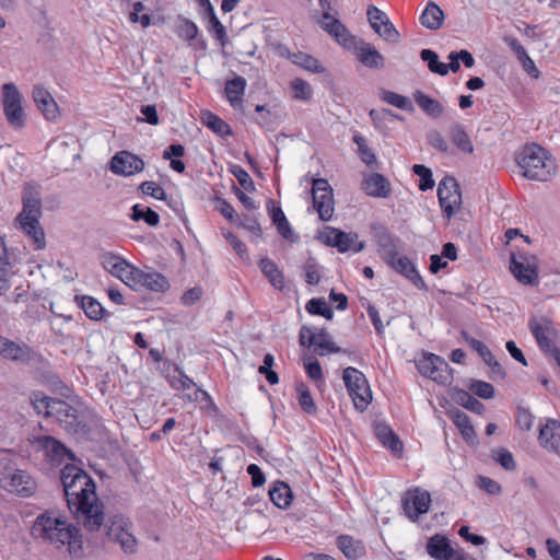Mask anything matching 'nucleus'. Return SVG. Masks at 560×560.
Returning <instances> with one entry per match:
<instances>
[{"label":"nucleus","instance_id":"51","mask_svg":"<svg viewBox=\"0 0 560 560\" xmlns=\"http://www.w3.org/2000/svg\"><path fill=\"white\" fill-rule=\"evenodd\" d=\"M50 311H51V314H52V317H51V320H50L51 330L56 335H59L61 337L67 336V334H68V323H69L70 317L65 315V314H62V313H57L55 311V303H51Z\"/></svg>","mask_w":560,"mask_h":560},{"label":"nucleus","instance_id":"52","mask_svg":"<svg viewBox=\"0 0 560 560\" xmlns=\"http://www.w3.org/2000/svg\"><path fill=\"white\" fill-rule=\"evenodd\" d=\"M412 171L420 177V190L425 191L434 187V180L430 168L421 164H416L413 165Z\"/></svg>","mask_w":560,"mask_h":560},{"label":"nucleus","instance_id":"10","mask_svg":"<svg viewBox=\"0 0 560 560\" xmlns=\"http://www.w3.org/2000/svg\"><path fill=\"white\" fill-rule=\"evenodd\" d=\"M313 207L322 221H329L335 211L332 188L325 178L313 180L312 186Z\"/></svg>","mask_w":560,"mask_h":560},{"label":"nucleus","instance_id":"20","mask_svg":"<svg viewBox=\"0 0 560 560\" xmlns=\"http://www.w3.org/2000/svg\"><path fill=\"white\" fill-rule=\"evenodd\" d=\"M510 269L513 276L523 284H536L538 282L537 267L528 261L524 255H512Z\"/></svg>","mask_w":560,"mask_h":560},{"label":"nucleus","instance_id":"48","mask_svg":"<svg viewBox=\"0 0 560 560\" xmlns=\"http://www.w3.org/2000/svg\"><path fill=\"white\" fill-rule=\"evenodd\" d=\"M141 276L137 279V283H141L154 291H163L167 288L168 282L164 276L161 273H145L141 271Z\"/></svg>","mask_w":560,"mask_h":560},{"label":"nucleus","instance_id":"60","mask_svg":"<svg viewBox=\"0 0 560 560\" xmlns=\"http://www.w3.org/2000/svg\"><path fill=\"white\" fill-rule=\"evenodd\" d=\"M13 264L14 260L11 258L3 238L0 237V271L4 273L9 272Z\"/></svg>","mask_w":560,"mask_h":560},{"label":"nucleus","instance_id":"14","mask_svg":"<svg viewBox=\"0 0 560 560\" xmlns=\"http://www.w3.org/2000/svg\"><path fill=\"white\" fill-rule=\"evenodd\" d=\"M130 529L131 523L121 515L110 518L107 529L108 539L117 542L126 553H135L137 551V539Z\"/></svg>","mask_w":560,"mask_h":560},{"label":"nucleus","instance_id":"5","mask_svg":"<svg viewBox=\"0 0 560 560\" xmlns=\"http://www.w3.org/2000/svg\"><path fill=\"white\" fill-rule=\"evenodd\" d=\"M31 534L35 538L49 541L57 548L68 546L70 549V523L54 516L50 512H44L36 517Z\"/></svg>","mask_w":560,"mask_h":560},{"label":"nucleus","instance_id":"7","mask_svg":"<svg viewBox=\"0 0 560 560\" xmlns=\"http://www.w3.org/2000/svg\"><path fill=\"white\" fill-rule=\"evenodd\" d=\"M0 487L22 498H30L36 491V481L25 470L5 467L0 470Z\"/></svg>","mask_w":560,"mask_h":560},{"label":"nucleus","instance_id":"8","mask_svg":"<svg viewBox=\"0 0 560 560\" xmlns=\"http://www.w3.org/2000/svg\"><path fill=\"white\" fill-rule=\"evenodd\" d=\"M101 264L105 270L129 287L137 284V279L142 277L141 270L131 266L122 257L109 252L101 255Z\"/></svg>","mask_w":560,"mask_h":560},{"label":"nucleus","instance_id":"25","mask_svg":"<svg viewBox=\"0 0 560 560\" xmlns=\"http://www.w3.org/2000/svg\"><path fill=\"white\" fill-rule=\"evenodd\" d=\"M386 262L392 266L397 272L409 279L418 289L427 290V285L416 269L411 260L406 256H397L394 259H388Z\"/></svg>","mask_w":560,"mask_h":560},{"label":"nucleus","instance_id":"38","mask_svg":"<svg viewBox=\"0 0 560 560\" xmlns=\"http://www.w3.org/2000/svg\"><path fill=\"white\" fill-rule=\"evenodd\" d=\"M432 360L429 363L435 365L432 368L433 371H431L430 378L444 385L451 383L452 370L448 363L439 355H432Z\"/></svg>","mask_w":560,"mask_h":560},{"label":"nucleus","instance_id":"54","mask_svg":"<svg viewBox=\"0 0 560 560\" xmlns=\"http://www.w3.org/2000/svg\"><path fill=\"white\" fill-rule=\"evenodd\" d=\"M469 389L480 398L490 399L494 396V388L490 383L471 380Z\"/></svg>","mask_w":560,"mask_h":560},{"label":"nucleus","instance_id":"57","mask_svg":"<svg viewBox=\"0 0 560 560\" xmlns=\"http://www.w3.org/2000/svg\"><path fill=\"white\" fill-rule=\"evenodd\" d=\"M476 485L481 490L491 495H498L502 492L501 485L498 481L486 476H478Z\"/></svg>","mask_w":560,"mask_h":560},{"label":"nucleus","instance_id":"53","mask_svg":"<svg viewBox=\"0 0 560 560\" xmlns=\"http://www.w3.org/2000/svg\"><path fill=\"white\" fill-rule=\"evenodd\" d=\"M291 88L294 92L293 97L295 100L308 101L313 95L311 85L303 79L295 78L291 82Z\"/></svg>","mask_w":560,"mask_h":560},{"label":"nucleus","instance_id":"13","mask_svg":"<svg viewBox=\"0 0 560 560\" xmlns=\"http://www.w3.org/2000/svg\"><path fill=\"white\" fill-rule=\"evenodd\" d=\"M366 16L372 30L385 42L397 44L401 35L389 20L388 15L377 7L371 4L366 9Z\"/></svg>","mask_w":560,"mask_h":560},{"label":"nucleus","instance_id":"6","mask_svg":"<svg viewBox=\"0 0 560 560\" xmlns=\"http://www.w3.org/2000/svg\"><path fill=\"white\" fill-rule=\"evenodd\" d=\"M342 377L354 407L364 411L372 400V392L364 374L358 369L349 366L343 370Z\"/></svg>","mask_w":560,"mask_h":560},{"label":"nucleus","instance_id":"15","mask_svg":"<svg viewBox=\"0 0 560 560\" xmlns=\"http://www.w3.org/2000/svg\"><path fill=\"white\" fill-rule=\"evenodd\" d=\"M528 326L541 351L550 354L553 350L558 349L555 346V341L558 337V330L550 319L547 317L532 318Z\"/></svg>","mask_w":560,"mask_h":560},{"label":"nucleus","instance_id":"61","mask_svg":"<svg viewBox=\"0 0 560 560\" xmlns=\"http://www.w3.org/2000/svg\"><path fill=\"white\" fill-rule=\"evenodd\" d=\"M428 141L433 148L438 149L439 151L444 153L448 152V144L440 131H430L428 135Z\"/></svg>","mask_w":560,"mask_h":560},{"label":"nucleus","instance_id":"1","mask_svg":"<svg viewBox=\"0 0 560 560\" xmlns=\"http://www.w3.org/2000/svg\"><path fill=\"white\" fill-rule=\"evenodd\" d=\"M80 459L72 453V495H75V517L89 532H97L104 523L103 505L96 495V486L90 475L77 466Z\"/></svg>","mask_w":560,"mask_h":560},{"label":"nucleus","instance_id":"49","mask_svg":"<svg viewBox=\"0 0 560 560\" xmlns=\"http://www.w3.org/2000/svg\"><path fill=\"white\" fill-rule=\"evenodd\" d=\"M455 400L466 409L476 413H482L485 410V405L466 390H457L455 394Z\"/></svg>","mask_w":560,"mask_h":560},{"label":"nucleus","instance_id":"41","mask_svg":"<svg viewBox=\"0 0 560 560\" xmlns=\"http://www.w3.org/2000/svg\"><path fill=\"white\" fill-rule=\"evenodd\" d=\"M337 545L348 559H358L361 557L363 551L361 542L347 535L339 536Z\"/></svg>","mask_w":560,"mask_h":560},{"label":"nucleus","instance_id":"35","mask_svg":"<svg viewBox=\"0 0 560 560\" xmlns=\"http://www.w3.org/2000/svg\"><path fill=\"white\" fill-rule=\"evenodd\" d=\"M450 139L459 151L468 154L474 152L472 142L462 125L454 124L451 126Z\"/></svg>","mask_w":560,"mask_h":560},{"label":"nucleus","instance_id":"27","mask_svg":"<svg viewBox=\"0 0 560 560\" xmlns=\"http://www.w3.org/2000/svg\"><path fill=\"white\" fill-rule=\"evenodd\" d=\"M74 301L91 320L98 322L112 315L96 299L90 295H75Z\"/></svg>","mask_w":560,"mask_h":560},{"label":"nucleus","instance_id":"44","mask_svg":"<svg viewBox=\"0 0 560 560\" xmlns=\"http://www.w3.org/2000/svg\"><path fill=\"white\" fill-rule=\"evenodd\" d=\"M298 401L304 412L315 415L317 411L316 404L311 395L310 388L304 383L296 384Z\"/></svg>","mask_w":560,"mask_h":560},{"label":"nucleus","instance_id":"46","mask_svg":"<svg viewBox=\"0 0 560 560\" xmlns=\"http://www.w3.org/2000/svg\"><path fill=\"white\" fill-rule=\"evenodd\" d=\"M382 100L386 102L387 104L395 106L399 109L407 110V112H413L415 107L411 102V100L405 95H400L398 93L384 90L382 92Z\"/></svg>","mask_w":560,"mask_h":560},{"label":"nucleus","instance_id":"33","mask_svg":"<svg viewBox=\"0 0 560 560\" xmlns=\"http://www.w3.org/2000/svg\"><path fill=\"white\" fill-rule=\"evenodd\" d=\"M444 20L442 9L434 2H429L420 16V23L428 30H439Z\"/></svg>","mask_w":560,"mask_h":560},{"label":"nucleus","instance_id":"31","mask_svg":"<svg viewBox=\"0 0 560 560\" xmlns=\"http://www.w3.org/2000/svg\"><path fill=\"white\" fill-rule=\"evenodd\" d=\"M413 98L422 112L432 118H439L444 113L443 104L422 91H416L413 93Z\"/></svg>","mask_w":560,"mask_h":560},{"label":"nucleus","instance_id":"24","mask_svg":"<svg viewBox=\"0 0 560 560\" xmlns=\"http://www.w3.org/2000/svg\"><path fill=\"white\" fill-rule=\"evenodd\" d=\"M538 442L548 452L560 455V422L555 419L547 420L539 430Z\"/></svg>","mask_w":560,"mask_h":560},{"label":"nucleus","instance_id":"30","mask_svg":"<svg viewBox=\"0 0 560 560\" xmlns=\"http://www.w3.org/2000/svg\"><path fill=\"white\" fill-rule=\"evenodd\" d=\"M246 85L245 78L240 75L225 82L224 93L232 107L237 108L242 105Z\"/></svg>","mask_w":560,"mask_h":560},{"label":"nucleus","instance_id":"36","mask_svg":"<svg viewBox=\"0 0 560 560\" xmlns=\"http://www.w3.org/2000/svg\"><path fill=\"white\" fill-rule=\"evenodd\" d=\"M269 497L276 506L287 509L291 503L292 492L287 483L277 481L269 490Z\"/></svg>","mask_w":560,"mask_h":560},{"label":"nucleus","instance_id":"29","mask_svg":"<svg viewBox=\"0 0 560 560\" xmlns=\"http://www.w3.org/2000/svg\"><path fill=\"white\" fill-rule=\"evenodd\" d=\"M363 189L369 196L386 198L390 194V184L382 174L373 173L364 178Z\"/></svg>","mask_w":560,"mask_h":560},{"label":"nucleus","instance_id":"42","mask_svg":"<svg viewBox=\"0 0 560 560\" xmlns=\"http://www.w3.org/2000/svg\"><path fill=\"white\" fill-rule=\"evenodd\" d=\"M198 26L190 20L178 15L175 24L176 35L187 42L195 39L198 35Z\"/></svg>","mask_w":560,"mask_h":560},{"label":"nucleus","instance_id":"12","mask_svg":"<svg viewBox=\"0 0 560 560\" xmlns=\"http://www.w3.org/2000/svg\"><path fill=\"white\" fill-rule=\"evenodd\" d=\"M438 198L447 219L452 218L460 209L462 194L459 185L454 177L446 176L440 182Z\"/></svg>","mask_w":560,"mask_h":560},{"label":"nucleus","instance_id":"9","mask_svg":"<svg viewBox=\"0 0 560 560\" xmlns=\"http://www.w3.org/2000/svg\"><path fill=\"white\" fill-rule=\"evenodd\" d=\"M2 105L8 122L14 128L24 126V110L22 95L14 83L2 85Z\"/></svg>","mask_w":560,"mask_h":560},{"label":"nucleus","instance_id":"39","mask_svg":"<svg viewBox=\"0 0 560 560\" xmlns=\"http://www.w3.org/2000/svg\"><path fill=\"white\" fill-rule=\"evenodd\" d=\"M201 120L203 125L220 137L232 135L231 127L222 118L209 110L202 113Z\"/></svg>","mask_w":560,"mask_h":560},{"label":"nucleus","instance_id":"55","mask_svg":"<svg viewBox=\"0 0 560 560\" xmlns=\"http://www.w3.org/2000/svg\"><path fill=\"white\" fill-rule=\"evenodd\" d=\"M493 458L499 463L505 470H514L516 467L513 455L506 448H497L492 452Z\"/></svg>","mask_w":560,"mask_h":560},{"label":"nucleus","instance_id":"21","mask_svg":"<svg viewBox=\"0 0 560 560\" xmlns=\"http://www.w3.org/2000/svg\"><path fill=\"white\" fill-rule=\"evenodd\" d=\"M373 237L378 246V254L386 261L394 259L398 253L399 240L384 226H373Z\"/></svg>","mask_w":560,"mask_h":560},{"label":"nucleus","instance_id":"59","mask_svg":"<svg viewBox=\"0 0 560 560\" xmlns=\"http://www.w3.org/2000/svg\"><path fill=\"white\" fill-rule=\"evenodd\" d=\"M353 141L358 144L361 159L365 164L372 165L373 163L376 162L375 154L366 145L365 139L362 136H354Z\"/></svg>","mask_w":560,"mask_h":560},{"label":"nucleus","instance_id":"11","mask_svg":"<svg viewBox=\"0 0 560 560\" xmlns=\"http://www.w3.org/2000/svg\"><path fill=\"white\" fill-rule=\"evenodd\" d=\"M300 343L307 348L313 347L314 352L318 355L338 353L340 351V348L334 343L326 329L317 331L316 328L303 326L300 330Z\"/></svg>","mask_w":560,"mask_h":560},{"label":"nucleus","instance_id":"56","mask_svg":"<svg viewBox=\"0 0 560 560\" xmlns=\"http://www.w3.org/2000/svg\"><path fill=\"white\" fill-rule=\"evenodd\" d=\"M231 173L235 176V178L238 180L242 188L246 191H253L255 190V184L249 176V174L240 165H233L231 167Z\"/></svg>","mask_w":560,"mask_h":560},{"label":"nucleus","instance_id":"43","mask_svg":"<svg viewBox=\"0 0 560 560\" xmlns=\"http://www.w3.org/2000/svg\"><path fill=\"white\" fill-rule=\"evenodd\" d=\"M132 213L130 215L131 220L144 221L150 226H156L160 222V215L158 212L152 210L150 207H143L141 205H135L132 208Z\"/></svg>","mask_w":560,"mask_h":560},{"label":"nucleus","instance_id":"58","mask_svg":"<svg viewBox=\"0 0 560 560\" xmlns=\"http://www.w3.org/2000/svg\"><path fill=\"white\" fill-rule=\"evenodd\" d=\"M140 190L148 196H151L158 200H165L166 199V192L165 190L159 186L155 182H143L139 186Z\"/></svg>","mask_w":560,"mask_h":560},{"label":"nucleus","instance_id":"22","mask_svg":"<svg viewBox=\"0 0 560 560\" xmlns=\"http://www.w3.org/2000/svg\"><path fill=\"white\" fill-rule=\"evenodd\" d=\"M37 444L52 466H59L66 456H70V451L55 438L42 436L37 440Z\"/></svg>","mask_w":560,"mask_h":560},{"label":"nucleus","instance_id":"17","mask_svg":"<svg viewBox=\"0 0 560 560\" xmlns=\"http://www.w3.org/2000/svg\"><path fill=\"white\" fill-rule=\"evenodd\" d=\"M431 495L428 491L420 488H413L405 492L401 504L408 518L417 521L422 514L429 511Z\"/></svg>","mask_w":560,"mask_h":560},{"label":"nucleus","instance_id":"3","mask_svg":"<svg viewBox=\"0 0 560 560\" xmlns=\"http://www.w3.org/2000/svg\"><path fill=\"white\" fill-rule=\"evenodd\" d=\"M522 175L530 180L548 182L557 173L556 161L536 143L525 145L515 156Z\"/></svg>","mask_w":560,"mask_h":560},{"label":"nucleus","instance_id":"64","mask_svg":"<svg viewBox=\"0 0 560 560\" xmlns=\"http://www.w3.org/2000/svg\"><path fill=\"white\" fill-rule=\"evenodd\" d=\"M241 225L249 231L252 234H254L256 237H260L262 234L261 226L258 222V220L255 217L252 215H244Z\"/></svg>","mask_w":560,"mask_h":560},{"label":"nucleus","instance_id":"37","mask_svg":"<svg viewBox=\"0 0 560 560\" xmlns=\"http://www.w3.org/2000/svg\"><path fill=\"white\" fill-rule=\"evenodd\" d=\"M259 267L272 287L276 289H282L284 287L283 273L271 259H260Z\"/></svg>","mask_w":560,"mask_h":560},{"label":"nucleus","instance_id":"34","mask_svg":"<svg viewBox=\"0 0 560 560\" xmlns=\"http://www.w3.org/2000/svg\"><path fill=\"white\" fill-rule=\"evenodd\" d=\"M451 418H452L454 424L456 425V428L459 430L463 438L468 443H471V444L475 443L476 432L474 430V427L470 422L469 417L462 410L456 409L451 412Z\"/></svg>","mask_w":560,"mask_h":560},{"label":"nucleus","instance_id":"19","mask_svg":"<svg viewBox=\"0 0 560 560\" xmlns=\"http://www.w3.org/2000/svg\"><path fill=\"white\" fill-rule=\"evenodd\" d=\"M35 352L25 343H18L0 336V355L9 361L28 363Z\"/></svg>","mask_w":560,"mask_h":560},{"label":"nucleus","instance_id":"40","mask_svg":"<svg viewBox=\"0 0 560 560\" xmlns=\"http://www.w3.org/2000/svg\"><path fill=\"white\" fill-rule=\"evenodd\" d=\"M332 1L334 0H318L323 10V15L322 19L317 21V23L325 32L334 37V33L330 31V27L334 22H340V20L336 16L337 12L334 9Z\"/></svg>","mask_w":560,"mask_h":560},{"label":"nucleus","instance_id":"62","mask_svg":"<svg viewBox=\"0 0 560 560\" xmlns=\"http://www.w3.org/2000/svg\"><path fill=\"white\" fill-rule=\"evenodd\" d=\"M209 23L210 31L213 32L215 38L221 43V45H225L228 37L224 25L219 21L217 16H212Z\"/></svg>","mask_w":560,"mask_h":560},{"label":"nucleus","instance_id":"2","mask_svg":"<svg viewBox=\"0 0 560 560\" xmlns=\"http://www.w3.org/2000/svg\"><path fill=\"white\" fill-rule=\"evenodd\" d=\"M42 199L32 191H24L22 196V210L14 220V225L30 241L34 250L46 247L45 231L40 225Z\"/></svg>","mask_w":560,"mask_h":560},{"label":"nucleus","instance_id":"26","mask_svg":"<svg viewBox=\"0 0 560 560\" xmlns=\"http://www.w3.org/2000/svg\"><path fill=\"white\" fill-rule=\"evenodd\" d=\"M33 100L37 107L42 110L43 115L48 120L56 119L58 115V106L51 94L40 85H36L33 89Z\"/></svg>","mask_w":560,"mask_h":560},{"label":"nucleus","instance_id":"32","mask_svg":"<svg viewBox=\"0 0 560 560\" xmlns=\"http://www.w3.org/2000/svg\"><path fill=\"white\" fill-rule=\"evenodd\" d=\"M31 402L37 415L51 417L55 413L56 406L61 401L55 400L42 392H33L31 395Z\"/></svg>","mask_w":560,"mask_h":560},{"label":"nucleus","instance_id":"45","mask_svg":"<svg viewBox=\"0 0 560 560\" xmlns=\"http://www.w3.org/2000/svg\"><path fill=\"white\" fill-rule=\"evenodd\" d=\"M292 61L294 65L313 73H323L325 71V68L316 58L305 52L294 54L292 56Z\"/></svg>","mask_w":560,"mask_h":560},{"label":"nucleus","instance_id":"4","mask_svg":"<svg viewBox=\"0 0 560 560\" xmlns=\"http://www.w3.org/2000/svg\"><path fill=\"white\" fill-rule=\"evenodd\" d=\"M330 31L339 45L354 50V55L363 66L370 69L384 68V56L372 44L352 35L341 22H334Z\"/></svg>","mask_w":560,"mask_h":560},{"label":"nucleus","instance_id":"50","mask_svg":"<svg viewBox=\"0 0 560 560\" xmlns=\"http://www.w3.org/2000/svg\"><path fill=\"white\" fill-rule=\"evenodd\" d=\"M306 311L313 315H319L326 319H332L334 312L324 299H311L306 305Z\"/></svg>","mask_w":560,"mask_h":560},{"label":"nucleus","instance_id":"28","mask_svg":"<svg viewBox=\"0 0 560 560\" xmlns=\"http://www.w3.org/2000/svg\"><path fill=\"white\" fill-rule=\"evenodd\" d=\"M427 552L435 560H450L453 546L450 539L441 534L433 535L427 542Z\"/></svg>","mask_w":560,"mask_h":560},{"label":"nucleus","instance_id":"16","mask_svg":"<svg viewBox=\"0 0 560 560\" xmlns=\"http://www.w3.org/2000/svg\"><path fill=\"white\" fill-rule=\"evenodd\" d=\"M323 242L331 247H337L340 253L352 250L359 253L364 249V242L358 240V234L346 233L339 229L327 226L322 235Z\"/></svg>","mask_w":560,"mask_h":560},{"label":"nucleus","instance_id":"18","mask_svg":"<svg viewBox=\"0 0 560 560\" xmlns=\"http://www.w3.org/2000/svg\"><path fill=\"white\" fill-rule=\"evenodd\" d=\"M143 160L129 151H119L110 160V171L116 175L132 176L142 172Z\"/></svg>","mask_w":560,"mask_h":560},{"label":"nucleus","instance_id":"63","mask_svg":"<svg viewBox=\"0 0 560 560\" xmlns=\"http://www.w3.org/2000/svg\"><path fill=\"white\" fill-rule=\"evenodd\" d=\"M534 416L526 408L517 409V424L524 431H529L533 427Z\"/></svg>","mask_w":560,"mask_h":560},{"label":"nucleus","instance_id":"47","mask_svg":"<svg viewBox=\"0 0 560 560\" xmlns=\"http://www.w3.org/2000/svg\"><path fill=\"white\" fill-rule=\"evenodd\" d=\"M420 58L428 63V68L431 72L438 73L442 77L447 74L446 63L439 60V56L431 49H422L420 51Z\"/></svg>","mask_w":560,"mask_h":560},{"label":"nucleus","instance_id":"23","mask_svg":"<svg viewBox=\"0 0 560 560\" xmlns=\"http://www.w3.org/2000/svg\"><path fill=\"white\" fill-rule=\"evenodd\" d=\"M373 432L384 447L388 448L395 456H401L402 442L386 422H374Z\"/></svg>","mask_w":560,"mask_h":560}]
</instances>
